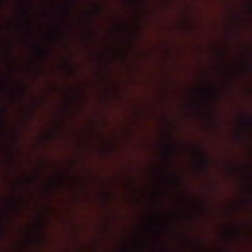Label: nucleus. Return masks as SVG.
Returning a JSON list of instances; mask_svg holds the SVG:
<instances>
[{"label": "nucleus", "instance_id": "obj_1", "mask_svg": "<svg viewBox=\"0 0 252 252\" xmlns=\"http://www.w3.org/2000/svg\"><path fill=\"white\" fill-rule=\"evenodd\" d=\"M16 8L14 5L13 7V42L14 44L16 42L15 32H16Z\"/></svg>", "mask_w": 252, "mask_h": 252}, {"label": "nucleus", "instance_id": "obj_7", "mask_svg": "<svg viewBox=\"0 0 252 252\" xmlns=\"http://www.w3.org/2000/svg\"><path fill=\"white\" fill-rule=\"evenodd\" d=\"M15 252L14 250V252Z\"/></svg>", "mask_w": 252, "mask_h": 252}, {"label": "nucleus", "instance_id": "obj_5", "mask_svg": "<svg viewBox=\"0 0 252 252\" xmlns=\"http://www.w3.org/2000/svg\"><path fill=\"white\" fill-rule=\"evenodd\" d=\"M16 189V181L14 180L13 181V191L14 192L15 191Z\"/></svg>", "mask_w": 252, "mask_h": 252}, {"label": "nucleus", "instance_id": "obj_2", "mask_svg": "<svg viewBox=\"0 0 252 252\" xmlns=\"http://www.w3.org/2000/svg\"><path fill=\"white\" fill-rule=\"evenodd\" d=\"M13 103L14 104L16 103V82L14 79L13 81Z\"/></svg>", "mask_w": 252, "mask_h": 252}, {"label": "nucleus", "instance_id": "obj_4", "mask_svg": "<svg viewBox=\"0 0 252 252\" xmlns=\"http://www.w3.org/2000/svg\"><path fill=\"white\" fill-rule=\"evenodd\" d=\"M16 137V132L15 131V130L14 129V131H13V142H14V144L15 143V138Z\"/></svg>", "mask_w": 252, "mask_h": 252}, {"label": "nucleus", "instance_id": "obj_6", "mask_svg": "<svg viewBox=\"0 0 252 252\" xmlns=\"http://www.w3.org/2000/svg\"><path fill=\"white\" fill-rule=\"evenodd\" d=\"M16 72V67L15 66V65L14 64V66H13V72L14 73Z\"/></svg>", "mask_w": 252, "mask_h": 252}, {"label": "nucleus", "instance_id": "obj_3", "mask_svg": "<svg viewBox=\"0 0 252 252\" xmlns=\"http://www.w3.org/2000/svg\"><path fill=\"white\" fill-rule=\"evenodd\" d=\"M13 213L14 214L16 212V198L14 195L13 200Z\"/></svg>", "mask_w": 252, "mask_h": 252}]
</instances>
